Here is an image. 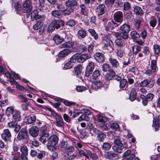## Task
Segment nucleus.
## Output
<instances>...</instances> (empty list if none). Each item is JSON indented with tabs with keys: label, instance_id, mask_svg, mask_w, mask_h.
I'll return each instance as SVG.
<instances>
[{
	"label": "nucleus",
	"instance_id": "nucleus-27",
	"mask_svg": "<svg viewBox=\"0 0 160 160\" xmlns=\"http://www.w3.org/2000/svg\"><path fill=\"white\" fill-rule=\"evenodd\" d=\"M49 135L48 133L42 134L39 138V140L43 143H45L49 140Z\"/></svg>",
	"mask_w": 160,
	"mask_h": 160
},
{
	"label": "nucleus",
	"instance_id": "nucleus-18",
	"mask_svg": "<svg viewBox=\"0 0 160 160\" xmlns=\"http://www.w3.org/2000/svg\"><path fill=\"white\" fill-rule=\"evenodd\" d=\"M111 133L114 137V142L115 144L119 146H123V145L121 142V141L119 138V137L118 136L116 135V133L113 132H112L111 131Z\"/></svg>",
	"mask_w": 160,
	"mask_h": 160
},
{
	"label": "nucleus",
	"instance_id": "nucleus-55",
	"mask_svg": "<svg viewBox=\"0 0 160 160\" xmlns=\"http://www.w3.org/2000/svg\"><path fill=\"white\" fill-rule=\"evenodd\" d=\"M45 154L46 153L45 151H41L37 154V157L39 159H41L44 157Z\"/></svg>",
	"mask_w": 160,
	"mask_h": 160
},
{
	"label": "nucleus",
	"instance_id": "nucleus-24",
	"mask_svg": "<svg viewBox=\"0 0 160 160\" xmlns=\"http://www.w3.org/2000/svg\"><path fill=\"white\" fill-rule=\"evenodd\" d=\"M80 7L81 8L82 14L85 15H87L89 12L88 8L84 4H81Z\"/></svg>",
	"mask_w": 160,
	"mask_h": 160
},
{
	"label": "nucleus",
	"instance_id": "nucleus-11",
	"mask_svg": "<svg viewBox=\"0 0 160 160\" xmlns=\"http://www.w3.org/2000/svg\"><path fill=\"white\" fill-rule=\"evenodd\" d=\"M114 20L117 22H121L123 21V14L121 11H118L113 15Z\"/></svg>",
	"mask_w": 160,
	"mask_h": 160
},
{
	"label": "nucleus",
	"instance_id": "nucleus-47",
	"mask_svg": "<svg viewBox=\"0 0 160 160\" xmlns=\"http://www.w3.org/2000/svg\"><path fill=\"white\" fill-rule=\"evenodd\" d=\"M78 120L79 121L83 120L88 121L89 120V118L86 115L83 114L78 118Z\"/></svg>",
	"mask_w": 160,
	"mask_h": 160
},
{
	"label": "nucleus",
	"instance_id": "nucleus-20",
	"mask_svg": "<svg viewBox=\"0 0 160 160\" xmlns=\"http://www.w3.org/2000/svg\"><path fill=\"white\" fill-rule=\"evenodd\" d=\"M105 8V6L103 4H100L97 7V12L98 15H102L104 13Z\"/></svg>",
	"mask_w": 160,
	"mask_h": 160
},
{
	"label": "nucleus",
	"instance_id": "nucleus-5",
	"mask_svg": "<svg viewBox=\"0 0 160 160\" xmlns=\"http://www.w3.org/2000/svg\"><path fill=\"white\" fill-rule=\"evenodd\" d=\"M11 136V132L8 129H4L1 134L2 138L6 141H10Z\"/></svg>",
	"mask_w": 160,
	"mask_h": 160
},
{
	"label": "nucleus",
	"instance_id": "nucleus-9",
	"mask_svg": "<svg viewBox=\"0 0 160 160\" xmlns=\"http://www.w3.org/2000/svg\"><path fill=\"white\" fill-rule=\"evenodd\" d=\"M28 132L26 129L25 128H22L19 132L17 137V138L19 140H21L22 139L26 138L28 137Z\"/></svg>",
	"mask_w": 160,
	"mask_h": 160
},
{
	"label": "nucleus",
	"instance_id": "nucleus-52",
	"mask_svg": "<svg viewBox=\"0 0 160 160\" xmlns=\"http://www.w3.org/2000/svg\"><path fill=\"white\" fill-rule=\"evenodd\" d=\"M14 108L13 107H10L8 108L6 110L7 114H12L14 112Z\"/></svg>",
	"mask_w": 160,
	"mask_h": 160
},
{
	"label": "nucleus",
	"instance_id": "nucleus-61",
	"mask_svg": "<svg viewBox=\"0 0 160 160\" xmlns=\"http://www.w3.org/2000/svg\"><path fill=\"white\" fill-rule=\"evenodd\" d=\"M71 62H67L64 65L63 69H67L71 68H72V65L71 63Z\"/></svg>",
	"mask_w": 160,
	"mask_h": 160
},
{
	"label": "nucleus",
	"instance_id": "nucleus-60",
	"mask_svg": "<svg viewBox=\"0 0 160 160\" xmlns=\"http://www.w3.org/2000/svg\"><path fill=\"white\" fill-rule=\"evenodd\" d=\"M75 24L74 21L72 19L69 20L67 23L66 25L71 27L74 26Z\"/></svg>",
	"mask_w": 160,
	"mask_h": 160
},
{
	"label": "nucleus",
	"instance_id": "nucleus-49",
	"mask_svg": "<svg viewBox=\"0 0 160 160\" xmlns=\"http://www.w3.org/2000/svg\"><path fill=\"white\" fill-rule=\"evenodd\" d=\"M78 54H75L72 56L70 58V62L72 63L75 62L77 61L78 62Z\"/></svg>",
	"mask_w": 160,
	"mask_h": 160
},
{
	"label": "nucleus",
	"instance_id": "nucleus-64",
	"mask_svg": "<svg viewBox=\"0 0 160 160\" xmlns=\"http://www.w3.org/2000/svg\"><path fill=\"white\" fill-rule=\"evenodd\" d=\"M102 148L103 149L108 150L110 148V145L109 143L105 142L103 144Z\"/></svg>",
	"mask_w": 160,
	"mask_h": 160
},
{
	"label": "nucleus",
	"instance_id": "nucleus-38",
	"mask_svg": "<svg viewBox=\"0 0 160 160\" xmlns=\"http://www.w3.org/2000/svg\"><path fill=\"white\" fill-rule=\"evenodd\" d=\"M13 6L16 10L18 11L20 10L21 8V5L19 4L18 2L16 0H12Z\"/></svg>",
	"mask_w": 160,
	"mask_h": 160
},
{
	"label": "nucleus",
	"instance_id": "nucleus-58",
	"mask_svg": "<svg viewBox=\"0 0 160 160\" xmlns=\"http://www.w3.org/2000/svg\"><path fill=\"white\" fill-rule=\"evenodd\" d=\"M49 111L51 112V115L54 117L56 119V118H58L60 117V116L57 113H56L54 111H53L51 109H49Z\"/></svg>",
	"mask_w": 160,
	"mask_h": 160
},
{
	"label": "nucleus",
	"instance_id": "nucleus-30",
	"mask_svg": "<svg viewBox=\"0 0 160 160\" xmlns=\"http://www.w3.org/2000/svg\"><path fill=\"white\" fill-rule=\"evenodd\" d=\"M133 11L138 15L142 16L143 14V12L142 9L139 6H135L134 8Z\"/></svg>",
	"mask_w": 160,
	"mask_h": 160
},
{
	"label": "nucleus",
	"instance_id": "nucleus-33",
	"mask_svg": "<svg viewBox=\"0 0 160 160\" xmlns=\"http://www.w3.org/2000/svg\"><path fill=\"white\" fill-rule=\"evenodd\" d=\"M26 119L28 124H31L34 122L36 121V118L35 116L32 115L30 117H26Z\"/></svg>",
	"mask_w": 160,
	"mask_h": 160
},
{
	"label": "nucleus",
	"instance_id": "nucleus-12",
	"mask_svg": "<svg viewBox=\"0 0 160 160\" xmlns=\"http://www.w3.org/2000/svg\"><path fill=\"white\" fill-rule=\"evenodd\" d=\"M53 123L56 127L60 128H63L65 125L64 122L61 116L58 118H56Z\"/></svg>",
	"mask_w": 160,
	"mask_h": 160
},
{
	"label": "nucleus",
	"instance_id": "nucleus-43",
	"mask_svg": "<svg viewBox=\"0 0 160 160\" xmlns=\"http://www.w3.org/2000/svg\"><path fill=\"white\" fill-rule=\"evenodd\" d=\"M12 118L14 119H19L20 117V113L17 110H15L14 112L12 114Z\"/></svg>",
	"mask_w": 160,
	"mask_h": 160
},
{
	"label": "nucleus",
	"instance_id": "nucleus-35",
	"mask_svg": "<svg viewBox=\"0 0 160 160\" xmlns=\"http://www.w3.org/2000/svg\"><path fill=\"white\" fill-rule=\"evenodd\" d=\"M130 36L131 38L134 40L138 39L140 38L139 34L136 31H132L131 32Z\"/></svg>",
	"mask_w": 160,
	"mask_h": 160
},
{
	"label": "nucleus",
	"instance_id": "nucleus-56",
	"mask_svg": "<svg viewBox=\"0 0 160 160\" xmlns=\"http://www.w3.org/2000/svg\"><path fill=\"white\" fill-rule=\"evenodd\" d=\"M76 89L78 92H82L85 91L86 88L83 86H78L76 87Z\"/></svg>",
	"mask_w": 160,
	"mask_h": 160
},
{
	"label": "nucleus",
	"instance_id": "nucleus-17",
	"mask_svg": "<svg viewBox=\"0 0 160 160\" xmlns=\"http://www.w3.org/2000/svg\"><path fill=\"white\" fill-rule=\"evenodd\" d=\"M30 134L33 137H36L38 135V128L35 126L32 127L29 130Z\"/></svg>",
	"mask_w": 160,
	"mask_h": 160
},
{
	"label": "nucleus",
	"instance_id": "nucleus-37",
	"mask_svg": "<svg viewBox=\"0 0 160 160\" xmlns=\"http://www.w3.org/2000/svg\"><path fill=\"white\" fill-rule=\"evenodd\" d=\"M97 120L99 122H105L107 121V118L100 114H98L97 116Z\"/></svg>",
	"mask_w": 160,
	"mask_h": 160
},
{
	"label": "nucleus",
	"instance_id": "nucleus-63",
	"mask_svg": "<svg viewBox=\"0 0 160 160\" xmlns=\"http://www.w3.org/2000/svg\"><path fill=\"white\" fill-rule=\"evenodd\" d=\"M63 118L65 121L67 122H69L71 121L70 118L66 114H64L63 115Z\"/></svg>",
	"mask_w": 160,
	"mask_h": 160
},
{
	"label": "nucleus",
	"instance_id": "nucleus-53",
	"mask_svg": "<svg viewBox=\"0 0 160 160\" xmlns=\"http://www.w3.org/2000/svg\"><path fill=\"white\" fill-rule=\"evenodd\" d=\"M127 83V80L126 79H121L120 82V87L121 88L125 87Z\"/></svg>",
	"mask_w": 160,
	"mask_h": 160
},
{
	"label": "nucleus",
	"instance_id": "nucleus-25",
	"mask_svg": "<svg viewBox=\"0 0 160 160\" xmlns=\"http://www.w3.org/2000/svg\"><path fill=\"white\" fill-rule=\"evenodd\" d=\"M137 96V92L135 88H132L131 90L130 93L129 95V98L132 101H134L136 98Z\"/></svg>",
	"mask_w": 160,
	"mask_h": 160
},
{
	"label": "nucleus",
	"instance_id": "nucleus-28",
	"mask_svg": "<svg viewBox=\"0 0 160 160\" xmlns=\"http://www.w3.org/2000/svg\"><path fill=\"white\" fill-rule=\"evenodd\" d=\"M127 147V145L124 144L123 146H119L118 145L114 146L112 147L113 149L115 151L118 152H121L123 148H125Z\"/></svg>",
	"mask_w": 160,
	"mask_h": 160
},
{
	"label": "nucleus",
	"instance_id": "nucleus-23",
	"mask_svg": "<svg viewBox=\"0 0 160 160\" xmlns=\"http://www.w3.org/2000/svg\"><path fill=\"white\" fill-rule=\"evenodd\" d=\"M150 69L154 72H157L158 68L157 64V62L155 60H153L151 61Z\"/></svg>",
	"mask_w": 160,
	"mask_h": 160
},
{
	"label": "nucleus",
	"instance_id": "nucleus-46",
	"mask_svg": "<svg viewBox=\"0 0 160 160\" xmlns=\"http://www.w3.org/2000/svg\"><path fill=\"white\" fill-rule=\"evenodd\" d=\"M73 11V9L72 8L68 7L66 9H65L63 13L65 15H69Z\"/></svg>",
	"mask_w": 160,
	"mask_h": 160
},
{
	"label": "nucleus",
	"instance_id": "nucleus-10",
	"mask_svg": "<svg viewBox=\"0 0 160 160\" xmlns=\"http://www.w3.org/2000/svg\"><path fill=\"white\" fill-rule=\"evenodd\" d=\"M94 68V64L93 62H91L88 63L86 67L85 73V76L88 77L92 72Z\"/></svg>",
	"mask_w": 160,
	"mask_h": 160
},
{
	"label": "nucleus",
	"instance_id": "nucleus-59",
	"mask_svg": "<svg viewBox=\"0 0 160 160\" xmlns=\"http://www.w3.org/2000/svg\"><path fill=\"white\" fill-rule=\"evenodd\" d=\"M154 95L152 93H149L146 96V98L148 99L149 101H152L154 98Z\"/></svg>",
	"mask_w": 160,
	"mask_h": 160
},
{
	"label": "nucleus",
	"instance_id": "nucleus-29",
	"mask_svg": "<svg viewBox=\"0 0 160 160\" xmlns=\"http://www.w3.org/2000/svg\"><path fill=\"white\" fill-rule=\"evenodd\" d=\"M120 30L122 32L128 33L130 29V27L129 25L124 23L120 28Z\"/></svg>",
	"mask_w": 160,
	"mask_h": 160
},
{
	"label": "nucleus",
	"instance_id": "nucleus-34",
	"mask_svg": "<svg viewBox=\"0 0 160 160\" xmlns=\"http://www.w3.org/2000/svg\"><path fill=\"white\" fill-rule=\"evenodd\" d=\"M141 47L140 46L138 45H134L132 47V50L133 54H137L140 51Z\"/></svg>",
	"mask_w": 160,
	"mask_h": 160
},
{
	"label": "nucleus",
	"instance_id": "nucleus-16",
	"mask_svg": "<svg viewBox=\"0 0 160 160\" xmlns=\"http://www.w3.org/2000/svg\"><path fill=\"white\" fill-rule=\"evenodd\" d=\"M92 81L93 82L92 87V89L97 90L102 87V83L100 81L95 80Z\"/></svg>",
	"mask_w": 160,
	"mask_h": 160
},
{
	"label": "nucleus",
	"instance_id": "nucleus-21",
	"mask_svg": "<svg viewBox=\"0 0 160 160\" xmlns=\"http://www.w3.org/2000/svg\"><path fill=\"white\" fill-rule=\"evenodd\" d=\"M71 52V51L69 49H64L59 52L58 57L60 58H64L68 55Z\"/></svg>",
	"mask_w": 160,
	"mask_h": 160
},
{
	"label": "nucleus",
	"instance_id": "nucleus-1",
	"mask_svg": "<svg viewBox=\"0 0 160 160\" xmlns=\"http://www.w3.org/2000/svg\"><path fill=\"white\" fill-rule=\"evenodd\" d=\"M64 25V22L62 20H54L50 24L48 29V31L50 33L54 30L55 28L57 29L60 28L61 26Z\"/></svg>",
	"mask_w": 160,
	"mask_h": 160
},
{
	"label": "nucleus",
	"instance_id": "nucleus-54",
	"mask_svg": "<svg viewBox=\"0 0 160 160\" xmlns=\"http://www.w3.org/2000/svg\"><path fill=\"white\" fill-rule=\"evenodd\" d=\"M78 49L79 52H83L87 50V48L85 45H81L79 46Z\"/></svg>",
	"mask_w": 160,
	"mask_h": 160
},
{
	"label": "nucleus",
	"instance_id": "nucleus-51",
	"mask_svg": "<svg viewBox=\"0 0 160 160\" xmlns=\"http://www.w3.org/2000/svg\"><path fill=\"white\" fill-rule=\"evenodd\" d=\"M21 154L28 155V149L26 146H21L20 148Z\"/></svg>",
	"mask_w": 160,
	"mask_h": 160
},
{
	"label": "nucleus",
	"instance_id": "nucleus-22",
	"mask_svg": "<svg viewBox=\"0 0 160 160\" xmlns=\"http://www.w3.org/2000/svg\"><path fill=\"white\" fill-rule=\"evenodd\" d=\"M65 3L66 6L72 8L77 5L78 2L76 0H68Z\"/></svg>",
	"mask_w": 160,
	"mask_h": 160
},
{
	"label": "nucleus",
	"instance_id": "nucleus-7",
	"mask_svg": "<svg viewBox=\"0 0 160 160\" xmlns=\"http://www.w3.org/2000/svg\"><path fill=\"white\" fill-rule=\"evenodd\" d=\"M32 7L29 0H26L24 2L22 8V11L24 13L30 12L32 10Z\"/></svg>",
	"mask_w": 160,
	"mask_h": 160
},
{
	"label": "nucleus",
	"instance_id": "nucleus-15",
	"mask_svg": "<svg viewBox=\"0 0 160 160\" xmlns=\"http://www.w3.org/2000/svg\"><path fill=\"white\" fill-rule=\"evenodd\" d=\"M94 57L96 60L99 62H103L104 61V56L101 53H97L94 54Z\"/></svg>",
	"mask_w": 160,
	"mask_h": 160
},
{
	"label": "nucleus",
	"instance_id": "nucleus-14",
	"mask_svg": "<svg viewBox=\"0 0 160 160\" xmlns=\"http://www.w3.org/2000/svg\"><path fill=\"white\" fill-rule=\"evenodd\" d=\"M152 126L155 128V131L158 130V127H160V115L158 116L156 119L154 118Z\"/></svg>",
	"mask_w": 160,
	"mask_h": 160
},
{
	"label": "nucleus",
	"instance_id": "nucleus-40",
	"mask_svg": "<svg viewBox=\"0 0 160 160\" xmlns=\"http://www.w3.org/2000/svg\"><path fill=\"white\" fill-rule=\"evenodd\" d=\"M43 21L39 20L33 26V28L35 30H38L39 29L42 25Z\"/></svg>",
	"mask_w": 160,
	"mask_h": 160
},
{
	"label": "nucleus",
	"instance_id": "nucleus-39",
	"mask_svg": "<svg viewBox=\"0 0 160 160\" xmlns=\"http://www.w3.org/2000/svg\"><path fill=\"white\" fill-rule=\"evenodd\" d=\"M75 73L77 75H80L82 71V66L81 65H79L76 66L74 68Z\"/></svg>",
	"mask_w": 160,
	"mask_h": 160
},
{
	"label": "nucleus",
	"instance_id": "nucleus-50",
	"mask_svg": "<svg viewBox=\"0 0 160 160\" xmlns=\"http://www.w3.org/2000/svg\"><path fill=\"white\" fill-rule=\"evenodd\" d=\"M157 23V20L156 19L153 18L152 19L150 20L149 22V24L150 26L153 28L156 26Z\"/></svg>",
	"mask_w": 160,
	"mask_h": 160
},
{
	"label": "nucleus",
	"instance_id": "nucleus-6",
	"mask_svg": "<svg viewBox=\"0 0 160 160\" xmlns=\"http://www.w3.org/2000/svg\"><path fill=\"white\" fill-rule=\"evenodd\" d=\"M112 36H113L118 39H121L122 38L126 39L128 38V35L127 32H112Z\"/></svg>",
	"mask_w": 160,
	"mask_h": 160
},
{
	"label": "nucleus",
	"instance_id": "nucleus-8",
	"mask_svg": "<svg viewBox=\"0 0 160 160\" xmlns=\"http://www.w3.org/2000/svg\"><path fill=\"white\" fill-rule=\"evenodd\" d=\"M58 138L57 135L54 134L49 137L48 143L49 145L54 147L58 143Z\"/></svg>",
	"mask_w": 160,
	"mask_h": 160
},
{
	"label": "nucleus",
	"instance_id": "nucleus-44",
	"mask_svg": "<svg viewBox=\"0 0 160 160\" xmlns=\"http://www.w3.org/2000/svg\"><path fill=\"white\" fill-rule=\"evenodd\" d=\"M153 49L154 53L157 55L160 52V46L159 45L155 44L153 46Z\"/></svg>",
	"mask_w": 160,
	"mask_h": 160
},
{
	"label": "nucleus",
	"instance_id": "nucleus-31",
	"mask_svg": "<svg viewBox=\"0 0 160 160\" xmlns=\"http://www.w3.org/2000/svg\"><path fill=\"white\" fill-rule=\"evenodd\" d=\"M78 37L79 38H83L86 36V31L83 29L79 30L78 32Z\"/></svg>",
	"mask_w": 160,
	"mask_h": 160
},
{
	"label": "nucleus",
	"instance_id": "nucleus-4",
	"mask_svg": "<svg viewBox=\"0 0 160 160\" xmlns=\"http://www.w3.org/2000/svg\"><path fill=\"white\" fill-rule=\"evenodd\" d=\"M31 17L32 21L38 19L40 21H44L46 18L45 15L38 14V11L37 10H34L32 12Z\"/></svg>",
	"mask_w": 160,
	"mask_h": 160
},
{
	"label": "nucleus",
	"instance_id": "nucleus-13",
	"mask_svg": "<svg viewBox=\"0 0 160 160\" xmlns=\"http://www.w3.org/2000/svg\"><path fill=\"white\" fill-rule=\"evenodd\" d=\"M93 131L95 133H97L98 139L100 142L103 141L104 138H106V135L102 132L98 130L96 128H94Z\"/></svg>",
	"mask_w": 160,
	"mask_h": 160
},
{
	"label": "nucleus",
	"instance_id": "nucleus-36",
	"mask_svg": "<svg viewBox=\"0 0 160 160\" xmlns=\"http://www.w3.org/2000/svg\"><path fill=\"white\" fill-rule=\"evenodd\" d=\"M53 40L57 44H59L63 41V39L59 36L56 35L53 38Z\"/></svg>",
	"mask_w": 160,
	"mask_h": 160
},
{
	"label": "nucleus",
	"instance_id": "nucleus-19",
	"mask_svg": "<svg viewBox=\"0 0 160 160\" xmlns=\"http://www.w3.org/2000/svg\"><path fill=\"white\" fill-rule=\"evenodd\" d=\"M100 72L98 70H95L93 73L91 77V79L92 81L97 80L100 77Z\"/></svg>",
	"mask_w": 160,
	"mask_h": 160
},
{
	"label": "nucleus",
	"instance_id": "nucleus-57",
	"mask_svg": "<svg viewBox=\"0 0 160 160\" xmlns=\"http://www.w3.org/2000/svg\"><path fill=\"white\" fill-rule=\"evenodd\" d=\"M131 8V5L130 3L128 2H124V9L125 10H129Z\"/></svg>",
	"mask_w": 160,
	"mask_h": 160
},
{
	"label": "nucleus",
	"instance_id": "nucleus-45",
	"mask_svg": "<svg viewBox=\"0 0 160 160\" xmlns=\"http://www.w3.org/2000/svg\"><path fill=\"white\" fill-rule=\"evenodd\" d=\"M51 14L53 16L58 18H59L61 16V12L57 10L52 11L51 12Z\"/></svg>",
	"mask_w": 160,
	"mask_h": 160
},
{
	"label": "nucleus",
	"instance_id": "nucleus-32",
	"mask_svg": "<svg viewBox=\"0 0 160 160\" xmlns=\"http://www.w3.org/2000/svg\"><path fill=\"white\" fill-rule=\"evenodd\" d=\"M73 45V43L71 42H68L64 43L60 45L61 48H71Z\"/></svg>",
	"mask_w": 160,
	"mask_h": 160
},
{
	"label": "nucleus",
	"instance_id": "nucleus-48",
	"mask_svg": "<svg viewBox=\"0 0 160 160\" xmlns=\"http://www.w3.org/2000/svg\"><path fill=\"white\" fill-rule=\"evenodd\" d=\"M104 40L106 42L107 47L108 45L110 46V35L108 34L107 35H105L104 38Z\"/></svg>",
	"mask_w": 160,
	"mask_h": 160
},
{
	"label": "nucleus",
	"instance_id": "nucleus-3",
	"mask_svg": "<svg viewBox=\"0 0 160 160\" xmlns=\"http://www.w3.org/2000/svg\"><path fill=\"white\" fill-rule=\"evenodd\" d=\"M155 81L152 79L148 80V79H145L141 81L140 84L141 87H147L148 85V87L150 88H152L154 86Z\"/></svg>",
	"mask_w": 160,
	"mask_h": 160
},
{
	"label": "nucleus",
	"instance_id": "nucleus-26",
	"mask_svg": "<svg viewBox=\"0 0 160 160\" xmlns=\"http://www.w3.org/2000/svg\"><path fill=\"white\" fill-rule=\"evenodd\" d=\"M78 62L82 63L84 62L88 57V54L80 55L78 54Z\"/></svg>",
	"mask_w": 160,
	"mask_h": 160
},
{
	"label": "nucleus",
	"instance_id": "nucleus-62",
	"mask_svg": "<svg viewBox=\"0 0 160 160\" xmlns=\"http://www.w3.org/2000/svg\"><path fill=\"white\" fill-rule=\"evenodd\" d=\"M119 128V125L117 123H112L111 125V128L113 129L114 131L118 129Z\"/></svg>",
	"mask_w": 160,
	"mask_h": 160
},
{
	"label": "nucleus",
	"instance_id": "nucleus-42",
	"mask_svg": "<svg viewBox=\"0 0 160 160\" xmlns=\"http://www.w3.org/2000/svg\"><path fill=\"white\" fill-rule=\"evenodd\" d=\"M88 31L90 32L91 35L93 37L95 40L98 39V35L94 30L92 29H89Z\"/></svg>",
	"mask_w": 160,
	"mask_h": 160
},
{
	"label": "nucleus",
	"instance_id": "nucleus-41",
	"mask_svg": "<svg viewBox=\"0 0 160 160\" xmlns=\"http://www.w3.org/2000/svg\"><path fill=\"white\" fill-rule=\"evenodd\" d=\"M111 64L112 67L114 68H117L119 66V63L118 61L115 59L111 58Z\"/></svg>",
	"mask_w": 160,
	"mask_h": 160
},
{
	"label": "nucleus",
	"instance_id": "nucleus-2",
	"mask_svg": "<svg viewBox=\"0 0 160 160\" xmlns=\"http://www.w3.org/2000/svg\"><path fill=\"white\" fill-rule=\"evenodd\" d=\"M102 70L104 71L105 76V83L107 84H109V78L110 77V67L109 65L104 63L102 66Z\"/></svg>",
	"mask_w": 160,
	"mask_h": 160
}]
</instances>
